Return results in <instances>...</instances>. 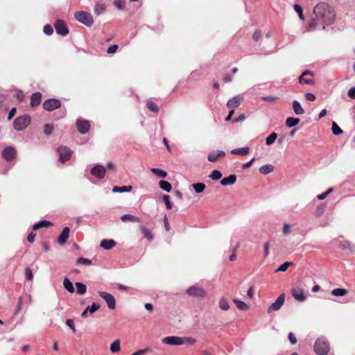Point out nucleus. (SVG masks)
<instances>
[{
	"label": "nucleus",
	"instance_id": "c9c22d12",
	"mask_svg": "<svg viewBox=\"0 0 355 355\" xmlns=\"http://www.w3.org/2000/svg\"><path fill=\"white\" fill-rule=\"evenodd\" d=\"M347 293V291L346 289L342 288H337L332 290V291H331V295L334 296L342 297V296L345 295Z\"/></svg>",
	"mask_w": 355,
	"mask_h": 355
},
{
	"label": "nucleus",
	"instance_id": "20e7f679",
	"mask_svg": "<svg viewBox=\"0 0 355 355\" xmlns=\"http://www.w3.org/2000/svg\"><path fill=\"white\" fill-rule=\"evenodd\" d=\"M31 123V117L28 115H22L17 117L13 122V126L17 131L25 129Z\"/></svg>",
	"mask_w": 355,
	"mask_h": 355
},
{
	"label": "nucleus",
	"instance_id": "cd10ccee",
	"mask_svg": "<svg viewBox=\"0 0 355 355\" xmlns=\"http://www.w3.org/2000/svg\"><path fill=\"white\" fill-rule=\"evenodd\" d=\"M132 186H123L118 187L115 186L112 189V192L114 193H123V192H129L132 190Z\"/></svg>",
	"mask_w": 355,
	"mask_h": 355
},
{
	"label": "nucleus",
	"instance_id": "e433bc0d",
	"mask_svg": "<svg viewBox=\"0 0 355 355\" xmlns=\"http://www.w3.org/2000/svg\"><path fill=\"white\" fill-rule=\"evenodd\" d=\"M76 286L77 288V293L80 295H84L86 293L87 287L86 285L81 282H76Z\"/></svg>",
	"mask_w": 355,
	"mask_h": 355
},
{
	"label": "nucleus",
	"instance_id": "dca6fc26",
	"mask_svg": "<svg viewBox=\"0 0 355 355\" xmlns=\"http://www.w3.org/2000/svg\"><path fill=\"white\" fill-rule=\"evenodd\" d=\"M243 101V97L241 95H237L228 101L227 107L228 108L235 109L241 105Z\"/></svg>",
	"mask_w": 355,
	"mask_h": 355
},
{
	"label": "nucleus",
	"instance_id": "de8ad7c7",
	"mask_svg": "<svg viewBox=\"0 0 355 355\" xmlns=\"http://www.w3.org/2000/svg\"><path fill=\"white\" fill-rule=\"evenodd\" d=\"M209 177L214 180H218L222 177V173L220 171L214 170Z\"/></svg>",
	"mask_w": 355,
	"mask_h": 355
},
{
	"label": "nucleus",
	"instance_id": "b1692460",
	"mask_svg": "<svg viewBox=\"0 0 355 355\" xmlns=\"http://www.w3.org/2000/svg\"><path fill=\"white\" fill-rule=\"evenodd\" d=\"M249 147H242L232 150L231 153L234 155H239L241 156L246 155L249 153Z\"/></svg>",
	"mask_w": 355,
	"mask_h": 355
},
{
	"label": "nucleus",
	"instance_id": "5701e85b",
	"mask_svg": "<svg viewBox=\"0 0 355 355\" xmlns=\"http://www.w3.org/2000/svg\"><path fill=\"white\" fill-rule=\"evenodd\" d=\"M293 109L294 112L297 115H300L304 113V110L300 103L297 100L293 101Z\"/></svg>",
	"mask_w": 355,
	"mask_h": 355
},
{
	"label": "nucleus",
	"instance_id": "49530a36",
	"mask_svg": "<svg viewBox=\"0 0 355 355\" xmlns=\"http://www.w3.org/2000/svg\"><path fill=\"white\" fill-rule=\"evenodd\" d=\"M196 342V340L191 337L182 336V345H193Z\"/></svg>",
	"mask_w": 355,
	"mask_h": 355
},
{
	"label": "nucleus",
	"instance_id": "412c9836",
	"mask_svg": "<svg viewBox=\"0 0 355 355\" xmlns=\"http://www.w3.org/2000/svg\"><path fill=\"white\" fill-rule=\"evenodd\" d=\"M42 100V94L40 92H36L32 94L31 98V103L33 107L38 105Z\"/></svg>",
	"mask_w": 355,
	"mask_h": 355
},
{
	"label": "nucleus",
	"instance_id": "4468645a",
	"mask_svg": "<svg viewBox=\"0 0 355 355\" xmlns=\"http://www.w3.org/2000/svg\"><path fill=\"white\" fill-rule=\"evenodd\" d=\"M313 74L312 72L309 71H305L300 76L299 80L301 84L304 85H312L313 84Z\"/></svg>",
	"mask_w": 355,
	"mask_h": 355
},
{
	"label": "nucleus",
	"instance_id": "a18cd8bd",
	"mask_svg": "<svg viewBox=\"0 0 355 355\" xmlns=\"http://www.w3.org/2000/svg\"><path fill=\"white\" fill-rule=\"evenodd\" d=\"M146 106L152 112H157L159 111L157 105L153 101H148Z\"/></svg>",
	"mask_w": 355,
	"mask_h": 355
},
{
	"label": "nucleus",
	"instance_id": "7ed1b4c3",
	"mask_svg": "<svg viewBox=\"0 0 355 355\" xmlns=\"http://www.w3.org/2000/svg\"><path fill=\"white\" fill-rule=\"evenodd\" d=\"M74 18L80 23L90 27L94 24V19L90 13L86 11H79L74 13Z\"/></svg>",
	"mask_w": 355,
	"mask_h": 355
},
{
	"label": "nucleus",
	"instance_id": "1a4fd4ad",
	"mask_svg": "<svg viewBox=\"0 0 355 355\" xmlns=\"http://www.w3.org/2000/svg\"><path fill=\"white\" fill-rule=\"evenodd\" d=\"M55 28L58 35L65 36L69 33L68 28L63 20H57L55 23Z\"/></svg>",
	"mask_w": 355,
	"mask_h": 355
},
{
	"label": "nucleus",
	"instance_id": "58836bf2",
	"mask_svg": "<svg viewBox=\"0 0 355 355\" xmlns=\"http://www.w3.org/2000/svg\"><path fill=\"white\" fill-rule=\"evenodd\" d=\"M222 155V150H218L216 153H211L208 156V160L209 162H215L218 157Z\"/></svg>",
	"mask_w": 355,
	"mask_h": 355
},
{
	"label": "nucleus",
	"instance_id": "c03bdc74",
	"mask_svg": "<svg viewBox=\"0 0 355 355\" xmlns=\"http://www.w3.org/2000/svg\"><path fill=\"white\" fill-rule=\"evenodd\" d=\"M293 265L292 262L286 261L282 263L276 270L275 272H285L289 266Z\"/></svg>",
	"mask_w": 355,
	"mask_h": 355
},
{
	"label": "nucleus",
	"instance_id": "2f4dec72",
	"mask_svg": "<svg viewBox=\"0 0 355 355\" xmlns=\"http://www.w3.org/2000/svg\"><path fill=\"white\" fill-rule=\"evenodd\" d=\"M150 171L154 175H155L158 178H164L167 176V173L162 169L152 168Z\"/></svg>",
	"mask_w": 355,
	"mask_h": 355
},
{
	"label": "nucleus",
	"instance_id": "603ef678",
	"mask_svg": "<svg viewBox=\"0 0 355 355\" xmlns=\"http://www.w3.org/2000/svg\"><path fill=\"white\" fill-rule=\"evenodd\" d=\"M114 4L119 10H123L125 8V1L123 0H114Z\"/></svg>",
	"mask_w": 355,
	"mask_h": 355
},
{
	"label": "nucleus",
	"instance_id": "6e6552de",
	"mask_svg": "<svg viewBox=\"0 0 355 355\" xmlns=\"http://www.w3.org/2000/svg\"><path fill=\"white\" fill-rule=\"evenodd\" d=\"M91 174L98 179H103L105 177L106 169L105 166L101 164H96L92 168Z\"/></svg>",
	"mask_w": 355,
	"mask_h": 355
},
{
	"label": "nucleus",
	"instance_id": "5fc2aeb1",
	"mask_svg": "<svg viewBox=\"0 0 355 355\" xmlns=\"http://www.w3.org/2000/svg\"><path fill=\"white\" fill-rule=\"evenodd\" d=\"M333 191V189L332 188H330L328 190H327L324 193H322L320 195H318L317 196L318 199L320 200H322L324 199H325L327 198V196L330 193H331V191Z\"/></svg>",
	"mask_w": 355,
	"mask_h": 355
},
{
	"label": "nucleus",
	"instance_id": "0e129e2a",
	"mask_svg": "<svg viewBox=\"0 0 355 355\" xmlns=\"http://www.w3.org/2000/svg\"><path fill=\"white\" fill-rule=\"evenodd\" d=\"M15 97L19 101H21L24 98V93L20 91L17 90L16 91Z\"/></svg>",
	"mask_w": 355,
	"mask_h": 355
},
{
	"label": "nucleus",
	"instance_id": "8fccbe9b",
	"mask_svg": "<svg viewBox=\"0 0 355 355\" xmlns=\"http://www.w3.org/2000/svg\"><path fill=\"white\" fill-rule=\"evenodd\" d=\"M163 200L165 203L166 207L167 209H172V203L170 201V197L168 195H164L163 196Z\"/></svg>",
	"mask_w": 355,
	"mask_h": 355
},
{
	"label": "nucleus",
	"instance_id": "a211bd4d",
	"mask_svg": "<svg viewBox=\"0 0 355 355\" xmlns=\"http://www.w3.org/2000/svg\"><path fill=\"white\" fill-rule=\"evenodd\" d=\"M100 305L96 303H93L91 306H88L81 313L82 318H87L88 313H94L100 309Z\"/></svg>",
	"mask_w": 355,
	"mask_h": 355
},
{
	"label": "nucleus",
	"instance_id": "7c9ffc66",
	"mask_svg": "<svg viewBox=\"0 0 355 355\" xmlns=\"http://www.w3.org/2000/svg\"><path fill=\"white\" fill-rule=\"evenodd\" d=\"M51 225V223L46 220H41L37 223H35L33 226V230H37L42 227H47Z\"/></svg>",
	"mask_w": 355,
	"mask_h": 355
},
{
	"label": "nucleus",
	"instance_id": "c756f323",
	"mask_svg": "<svg viewBox=\"0 0 355 355\" xmlns=\"http://www.w3.org/2000/svg\"><path fill=\"white\" fill-rule=\"evenodd\" d=\"M300 123V119L295 117H288L286 120V125L288 128H293Z\"/></svg>",
	"mask_w": 355,
	"mask_h": 355
},
{
	"label": "nucleus",
	"instance_id": "13d9d810",
	"mask_svg": "<svg viewBox=\"0 0 355 355\" xmlns=\"http://www.w3.org/2000/svg\"><path fill=\"white\" fill-rule=\"evenodd\" d=\"M66 324L73 331H76L75 325L73 324V320L72 319H68L66 320Z\"/></svg>",
	"mask_w": 355,
	"mask_h": 355
},
{
	"label": "nucleus",
	"instance_id": "79ce46f5",
	"mask_svg": "<svg viewBox=\"0 0 355 355\" xmlns=\"http://www.w3.org/2000/svg\"><path fill=\"white\" fill-rule=\"evenodd\" d=\"M294 10L297 13L299 18L301 20H304V17L303 10H302V6L298 3H295V4H294Z\"/></svg>",
	"mask_w": 355,
	"mask_h": 355
},
{
	"label": "nucleus",
	"instance_id": "c85d7f7f",
	"mask_svg": "<svg viewBox=\"0 0 355 355\" xmlns=\"http://www.w3.org/2000/svg\"><path fill=\"white\" fill-rule=\"evenodd\" d=\"M110 349L112 353H117L121 350V341L119 339L115 340L111 345Z\"/></svg>",
	"mask_w": 355,
	"mask_h": 355
},
{
	"label": "nucleus",
	"instance_id": "f8f14e48",
	"mask_svg": "<svg viewBox=\"0 0 355 355\" xmlns=\"http://www.w3.org/2000/svg\"><path fill=\"white\" fill-rule=\"evenodd\" d=\"M162 343L169 345H182V337L167 336L162 339Z\"/></svg>",
	"mask_w": 355,
	"mask_h": 355
},
{
	"label": "nucleus",
	"instance_id": "a19ab883",
	"mask_svg": "<svg viewBox=\"0 0 355 355\" xmlns=\"http://www.w3.org/2000/svg\"><path fill=\"white\" fill-rule=\"evenodd\" d=\"M277 138V135L275 132H272L266 139V144L268 146L272 145Z\"/></svg>",
	"mask_w": 355,
	"mask_h": 355
},
{
	"label": "nucleus",
	"instance_id": "a878e982",
	"mask_svg": "<svg viewBox=\"0 0 355 355\" xmlns=\"http://www.w3.org/2000/svg\"><path fill=\"white\" fill-rule=\"evenodd\" d=\"M139 229L142 234H144V237L148 240L149 241H151L153 240V235L151 234V232L147 229L146 227L144 225H141L139 227Z\"/></svg>",
	"mask_w": 355,
	"mask_h": 355
},
{
	"label": "nucleus",
	"instance_id": "f3484780",
	"mask_svg": "<svg viewBox=\"0 0 355 355\" xmlns=\"http://www.w3.org/2000/svg\"><path fill=\"white\" fill-rule=\"evenodd\" d=\"M69 232H70V230L67 227H66L63 229L62 232L58 237V243L60 245H64L67 242V241L69 236Z\"/></svg>",
	"mask_w": 355,
	"mask_h": 355
},
{
	"label": "nucleus",
	"instance_id": "393cba45",
	"mask_svg": "<svg viewBox=\"0 0 355 355\" xmlns=\"http://www.w3.org/2000/svg\"><path fill=\"white\" fill-rule=\"evenodd\" d=\"M233 302L235 304L236 308L241 311H246L249 309V306L245 302L239 299H234Z\"/></svg>",
	"mask_w": 355,
	"mask_h": 355
},
{
	"label": "nucleus",
	"instance_id": "6e6d98bb",
	"mask_svg": "<svg viewBox=\"0 0 355 355\" xmlns=\"http://www.w3.org/2000/svg\"><path fill=\"white\" fill-rule=\"evenodd\" d=\"M262 33L260 30H256L253 35H252V39L254 42H258L259 39L261 37Z\"/></svg>",
	"mask_w": 355,
	"mask_h": 355
},
{
	"label": "nucleus",
	"instance_id": "473e14b6",
	"mask_svg": "<svg viewBox=\"0 0 355 355\" xmlns=\"http://www.w3.org/2000/svg\"><path fill=\"white\" fill-rule=\"evenodd\" d=\"M63 286L64 288L69 293H72L74 292L73 285L67 277H64L63 281Z\"/></svg>",
	"mask_w": 355,
	"mask_h": 355
},
{
	"label": "nucleus",
	"instance_id": "e2e57ef3",
	"mask_svg": "<svg viewBox=\"0 0 355 355\" xmlns=\"http://www.w3.org/2000/svg\"><path fill=\"white\" fill-rule=\"evenodd\" d=\"M26 277L28 280L33 279V272L29 268H27L26 269Z\"/></svg>",
	"mask_w": 355,
	"mask_h": 355
},
{
	"label": "nucleus",
	"instance_id": "4d7b16f0",
	"mask_svg": "<svg viewBox=\"0 0 355 355\" xmlns=\"http://www.w3.org/2000/svg\"><path fill=\"white\" fill-rule=\"evenodd\" d=\"M288 338L289 341L291 342V343L292 345H295L297 342V340L296 337L295 336V335L292 332H290L288 334Z\"/></svg>",
	"mask_w": 355,
	"mask_h": 355
},
{
	"label": "nucleus",
	"instance_id": "69168bd1",
	"mask_svg": "<svg viewBox=\"0 0 355 355\" xmlns=\"http://www.w3.org/2000/svg\"><path fill=\"white\" fill-rule=\"evenodd\" d=\"M16 108L15 107H12L9 113H8V120H11L12 119V117L15 116V114H16Z\"/></svg>",
	"mask_w": 355,
	"mask_h": 355
},
{
	"label": "nucleus",
	"instance_id": "2eb2a0df",
	"mask_svg": "<svg viewBox=\"0 0 355 355\" xmlns=\"http://www.w3.org/2000/svg\"><path fill=\"white\" fill-rule=\"evenodd\" d=\"M1 155L6 161H11L16 155V150L13 147L8 146L3 150Z\"/></svg>",
	"mask_w": 355,
	"mask_h": 355
},
{
	"label": "nucleus",
	"instance_id": "ddd939ff",
	"mask_svg": "<svg viewBox=\"0 0 355 355\" xmlns=\"http://www.w3.org/2000/svg\"><path fill=\"white\" fill-rule=\"evenodd\" d=\"M76 127L80 134L85 135L89 130L90 124L87 120L78 119L76 121Z\"/></svg>",
	"mask_w": 355,
	"mask_h": 355
},
{
	"label": "nucleus",
	"instance_id": "09e8293b",
	"mask_svg": "<svg viewBox=\"0 0 355 355\" xmlns=\"http://www.w3.org/2000/svg\"><path fill=\"white\" fill-rule=\"evenodd\" d=\"M77 263L90 266V265H92V261L89 259L84 258V257H79L77 259Z\"/></svg>",
	"mask_w": 355,
	"mask_h": 355
},
{
	"label": "nucleus",
	"instance_id": "9b49d317",
	"mask_svg": "<svg viewBox=\"0 0 355 355\" xmlns=\"http://www.w3.org/2000/svg\"><path fill=\"white\" fill-rule=\"evenodd\" d=\"M187 293L192 297H204L205 295V292L201 287L192 286H190L187 291Z\"/></svg>",
	"mask_w": 355,
	"mask_h": 355
},
{
	"label": "nucleus",
	"instance_id": "4c0bfd02",
	"mask_svg": "<svg viewBox=\"0 0 355 355\" xmlns=\"http://www.w3.org/2000/svg\"><path fill=\"white\" fill-rule=\"evenodd\" d=\"M105 10V6L103 3H96L94 7V12L96 15H100L104 13Z\"/></svg>",
	"mask_w": 355,
	"mask_h": 355
},
{
	"label": "nucleus",
	"instance_id": "72a5a7b5",
	"mask_svg": "<svg viewBox=\"0 0 355 355\" xmlns=\"http://www.w3.org/2000/svg\"><path fill=\"white\" fill-rule=\"evenodd\" d=\"M159 186L166 192H170L172 189L171 184L166 180H160L159 182Z\"/></svg>",
	"mask_w": 355,
	"mask_h": 355
},
{
	"label": "nucleus",
	"instance_id": "bf43d9fd",
	"mask_svg": "<svg viewBox=\"0 0 355 355\" xmlns=\"http://www.w3.org/2000/svg\"><path fill=\"white\" fill-rule=\"evenodd\" d=\"M117 49H118V45L117 44L111 45L107 49V53H113L116 52Z\"/></svg>",
	"mask_w": 355,
	"mask_h": 355
},
{
	"label": "nucleus",
	"instance_id": "39448f33",
	"mask_svg": "<svg viewBox=\"0 0 355 355\" xmlns=\"http://www.w3.org/2000/svg\"><path fill=\"white\" fill-rule=\"evenodd\" d=\"M59 155V160L61 163H65L69 161L73 154V150L67 146H60L57 149Z\"/></svg>",
	"mask_w": 355,
	"mask_h": 355
},
{
	"label": "nucleus",
	"instance_id": "338daca9",
	"mask_svg": "<svg viewBox=\"0 0 355 355\" xmlns=\"http://www.w3.org/2000/svg\"><path fill=\"white\" fill-rule=\"evenodd\" d=\"M245 119V115L244 114H240L238 117L232 120L233 123H238L243 121Z\"/></svg>",
	"mask_w": 355,
	"mask_h": 355
},
{
	"label": "nucleus",
	"instance_id": "f704fd0d",
	"mask_svg": "<svg viewBox=\"0 0 355 355\" xmlns=\"http://www.w3.org/2000/svg\"><path fill=\"white\" fill-rule=\"evenodd\" d=\"M236 180V175H230L227 178H223V186L233 184Z\"/></svg>",
	"mask_w": 355,
	"mask_h": 355
},
{
	"label": "nucleus",
	"instance_id": "423d86ee",
	"mask_svg": "<svg viewBox=\"0 0 355 355\" xmlns=\"http://www.w3.org/2000/svg\"><path fill=\"white\" fill-rule=\"evenodd\" d=\"M98 293L105 301L110 309L114 310L116 308V300L112 294L104 291H98Z\"/></svg>",
	"mask_w": 355,
	"mask_h": 355
},
{
	"label": "nucleus",
	"instance_id": "052dcab7",
	"mask_svg": "<svg viewBox=\"0 0 355 355\" xmlns=\"http://www.w3.org/2000/svg\"><path fill=\"white\" fill-rule=\"evenodd\" d=\"M305 98L309 101H314L315 100V96L312 93H306L305 94Z\"/></svg>",
	"mask_w": 355,
	"mask_h": 355
},
{
	"label": "nucleus",
	"instance_id": "6ab92c4d",
	"mask_svg": "<svg viewBox=\"0 0 355 355\" xmlns=\"http://www.w3.org/2000/svg\"><path fill=\"white\" fill-rule=\"evenodd\" d=\"M116 245V242L113 239H103L101 241L100 246L104 250H111Z\"/></svg>",
	"mask_w": 355,
	"mask_h": 355
},
{
	"label": "nucleus",
	"instance_id": "ea45409f",
	"mask_svg": "<svg viewBox=\"0 0 355 355\" xmlns=\"http://www.w3.org/2000/svg\"><path fill=\"white\" fill-rule=\"evenodd\" d=\"M331 130L334 135H339L343 132V130L334 121L332 123Z\"/></svg>",
	"mask_w": 355,
	"mask_h": 355
},
{
	"label": "nucleus",
	"instance_id": "774afa93",
	"mask_svg": "<svg viewBox=\"0 0 355 355\" xmlns=\"http://www.w3.org/2000/svg\"><path fill=\"white\" fill-rule=\"evenodd\" d=\"M35 234H34L33 232L29 233L27 237L28 241L30 243H33L35 241Z\"/></svg>",
	"mask_w": 355,
	"mask_h": 355
},
{
	"label": "nucleus",
	"instance_id": "37998d69",
	"mask_svg": "<svg viewBox=\"0 0 355 355\" xmlns=\"http://www.w3.org/2000/svg\"><path fill=\"white\" fill-rule=\"evenodd\" d=\"M192 186L196 192L198 193L202 192L205 189V184L201 182L193 184Z\"/></svg>",
	"mask_w": 355,
	"mask_h": 355
},
{
	"label": "nucleus",
	"instance_id": "bb28decb",
	"mask_svg": "<svg viewBox=\"0 0 355 355\" xmlns=\"http://www.w3.org/2000/svg\"><path fill=\"white\" fill-rule=\"evenodd\" d=\"M274 170V166L272 164H265L259 168V172L261 174L267 175Z\"/></svg>",
	"mask_w": 355,
	"mask_h": 355
},
{
	"label": "nucleus",
	"instance_id": "f03ea898",
	"mask_svg": "<svg viewBox=\"0 0 355 355\" xmlns=\"http://www.w3.org/2000/svg\"><path fill=\"white\" fill-rule=\"evenodd\" d=\"M314 350L318 355L328 354L330 350V346L324 337H320L315 340Z\"/></svg>",
	"mask_w": 355,
	"mask_h": 355
},
{
	"label": "nucleus",
	"instance_id": "4be33fe9",
	"mask_svg": "<svg viewBox=\"0 0 355 355\" xmlns=\"http://www.w3.org/2000/svg\"><path fill=\"white\" fill-rule=\"evenodd\" d=\"M121 220L123 223L126 222H137L139 223L141 221V219L139 217H137L135 216L131 215V214H124L121 217Z\"/></svg>",
	"mask_w": 355,
	"mask_h": 355
},
{
	"label": "nucleus",
	"instance_id": "aec40b11",
	"mask_svg": "<svg viewBox=\"0 0 355 355\" xmlns=\"http://www.w3.org/2000/svg\"><path fill=\"white\" fill-rule=\"evenodd\" d=\"M292 295L295 300L300 302L304 301L306 297L303 290H293L292 292Z\"/></svg>",
	"mask_w": 355,
	"mask_h": 355
},
{
	"label": "nucleus",
	"instance_id": "f257e3e1",
	"mask_svg": "<svg viewBox=\"0 0 355 355\" xmlns=\"http://www.w3.org/2000/svg\"><path fill=\"white\" fill-rule=\"evenodd\" d=\"M313 13L315 17L309 23L306 29L309 32L315 31L319 26H322V30H324L325 25H331L335 21L334 9L327 3H318L314 7Z\"/></svg>",
	"mask_w": 355,
	"mask_h": 355
},
{
	"label": "nucleus",
	"instance_id": "9d476101",
	"mask_svg": "<svg viewBox=\"0 0 355 355\" xmlns=\"http://www.w3.org/2000/svg\"><path fill=\"white\" fill-rule=\"evenodd\" d=\"M285 300V295L284 293L281 294L276 300L268 307V312L270 313L272 311H278L281 309L284 304Z\"/></svg>",
	"mask_w": 355,
	"mask_h": 355
},
{
	"label": "nucleus",
	"instance_id": "864d4df0",
	"mask_svg": "<svg viewBox=\"0 0 355 355\" xmlns=\"http://www.w3.org/2000/svg\"><path fill=\"white\" fill-rule=\"evenodd\" d=\"M43 31L46 35H51L53 33V29L51 25L46 24L44 26Z\"/></svg>",
	"mask_w": 355,
	"mask_h": 355
},
{
	"label": "nucleus",
	"instance_id": "0eeeda50",
	"mask_svg": "<svg viewBox=\"0 0 355 355\" xmlns=\"http://www.w3.org/2000/svg\"><path fill=\"white\" fill-rule=\"evenodd\" d=\"M61 106V102L58 99L50 98L43 103V107L47 111H53Z\"/></svg>",
	"mask_w": 355,
	"mask_h": 355
},
{
	"label": "nucleus",
	"instance_id": "680f3d73",
	"mask_svg": "<svg viewBox=\"0 0 355 355\" xmlns=\"http://www.w3.org/2000/svg\"><path fill=\"white\" fill-rule=\"evenodd\" d=\"M347 94L352 99H355V87H351L349 89Z\"/></svg>",
	"mask_w": 355,
	"mask_h": 355
},
{
	"label": "nucleus",
	"instance_id": "3c124183",
	"mask_svg": "<svg viewBox=\"0 0 355 355\" xmlns=\"http://www.w3.org/2000/svg\"><path fill=\"white\" fill-rule=\"evenodd\" d=\"M53 129L54 128L52 125L47 123L44 125V132L45 135H49L53 132Z\"/></svg>",
	"mask_w": 355,
	"mask_h": 355
}]
</instances>
